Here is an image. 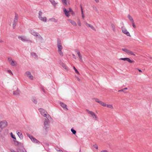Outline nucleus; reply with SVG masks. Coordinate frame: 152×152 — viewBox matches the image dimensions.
<instances>
[{
	"label": "nucleus",
	"mask_w": 152,
	"mask_h": 152,
	"mask_svg": "<svg viewBox=\"0 0 152 152\" xmlns=\"http://www.w3.org/2000/svg\"><path fill=\"white\" fill-rule=\"evenodd\" d=\"M48 116L46 117L45 120L44 121L45 129L46 130L49 127L50 121L48 119L49 117H50L49 115L48 114Z\"/></svg>",
	"instance_id": "nucleus-1"
},
{
	"label": "nucleus",
	"mask_w": 152,
	"mask_h": 152,
	"mask_svg": "<svg viewBox=\"0 0 152 152\" xmlns=\"http://www.w3.org/2000/svg\"><path fill=\"white\" fill-rule=\"evenodd\" d=\"M39 110L42 115L45 117L48 116L47 115V112L45 110L42 108H40L39 109Z\"/></svg>",
	"instance_id": "nucleus-2"
},
{
	"label": "nucleus",
	"mask_w": 152,
	"mask_h": 152,
	"mask_svg": "<svg viewBox=\"0 0 152 152\" xmlns=\"http://www.w3.org/2000/svg\"><path fill=\"white\" fill-rule=\"evenodd\" d=\"M57 45L58 50H62L63 47L61 45V41L59 38H58L57 39Z\"/></svg>",
	"instance_id": "nucleus-3"
},
{
	"label": "nucleus",
	"mask_w": 152,
	"mask_h": 152,
	"mask_svg": "<svg viewBox=\"0 0 152 152\" xmlns=\"http://www.w3.org/2000/svg\"><path fill=\"white\" fill-rule=\"evenodd\" d=\"M28 136L29 137L30 139L34 142L37 144L39 143V142L38 140H37L34 137L30 135H28Z\"/></svg>",
	"instance_id": "nucleus-4"
},
{
	"label": "nucleus",
	"mask_w": 152,
	"mask_h": 152,
	"mask_svg": "<svg viewBox=\"0 0 152 152\" xmlns=\"http://www.w3.org/2000/svg\"><path fill=\"white\" fill-rule=\"evenodd\" d=\"M0 124L3 129L6 127L7 125V122L6 121H0Z\"/></svg>",
	"instance_id": "nucleus-5"
},
{
	"label": "nucleus",
	"mask_w": 152,
	"mask_h": 152,
	"mask_svg": "<svg viewBox=\"0 0 152 152\" xmlns=\"http://www.w3.org/2000/svg\"><path fill=\"white\" fill-rule=\"evenodd\" d=\"M121 29L123 33L124 34H126L127 36H130L129 32L127 31V30L125 27H121Z\"/></svg>",
	"instance_id": "nucleus-6"
},
{
	"label": "nucleus",
	"mask_w": 152,
	"mask_h": 152,
	"mask_svg": "<svg viewBox=\"0 0 152 152\" xmlns=\"http://www.w3.org/2000/svg\"><path fill=\"white\" fill-rule=\"evenodd\" d=\"M86 111L89 114H91V115L92 116L93 118H97V117L96 116V115L93 112L90 111L87 109L86 110Z\"/></svg>",
	"instance_id": "nucleus-7"
},
{
	"label": "nucleus",
	"mask_w": 152,
	"mask_h": 152,
	"mask_svg": "<svg viewBox=\"0 0 152 152\" xmlns=\"http://www.w3.org/2000/svg\"><path fill=\"white\" fill-rule=\"evenodd\" d=\"M25 74L31 80L33 79V76L31 75V73L30 72L27 71L25 72Z\"/></svg>",
	"instance_id": "nucleus-8"
},
{
	"label": "nucleus",
	"mask_w": 152,
	"mask_h": 152,
	"mask_svg": "<svg viewBox=\"0 0 152 152\" xmlns=\"http://www.w3.org/2000/svg\"><path fill=\"white\" fill-rule=\"evenodd\" d=\"M18 38L19 39H20L22 41L24 42L28 41V40L27 39L26 37H25V36H19L18 37Z\"/></svg>",
	"instance_id": "nucleus-9"
},
{
	"label": "nucleus",
	"mask_w": 152,
	"mask_h": 152,
	"mask_svg": "<svg viewBox=\"0 0 152 152\" xmlns=\"http://www.w3.org/2000/svg\"><path fill=\"white\" fill-rule=\"evenodd\" d=\"M68 21L71 23L73 26H77L76 23L74 20L69 19L68 20Z\"/></svg>",
	"instance_id": "nucleus-10"
},
{
	"label": "nucleus",
	"mask_w": 152,
	"mask_h": 152,
	"mask_svg": "<svg viewBox=\"0 0 152 152\" xmlns=\"http://www.w3.org/2000/svg\"><path fill=\"white\" fill-rule=\"evenodd\" d=\"M60 105L64 109H66V110H68V109L67 108V105L64 104L63 102L60 103Z\"/></svg>",
	"instance_id": "nucleus-11"
},
{
	"label": "nucleus",
	"mask_w": 152,
	"mask_h": 152,
	"mask_svg": "<svg viewBox=\"0 0 152 152\" xmlns=\"http://www.w3.org/2000/svg\"><path fill=\"white\" fill-rule=\"evenodd\" d=\"M18 15L17 13H15V18L14 21L15 22H17L18 21Z\"/></svg>",
	"instance_id": "nucleus-12"
},
{
	"label": "nucleus",
	"mask_w": 152,
	"mask_h": 152,
	"mask_svg": "<svg viewBox=\"0 0 152 152\" xmlns=\"http://www.w3.org/2000/svg\"><path fill=\"white\" fill-rule=\"evenodd\" d=\"M30 32L31 34H32L33 35L35 36H36L37 35V34L38 33L34 31L33 30H31L30 31Z\"/></svg>",
	"instance_id": "nucleus-13"
},
{
	"label": "nucleus",
	"mask_w": 152,
	"mask_h": 152,
	"mask_svg": "<svg viewBox=\"0 0 152 152\" xmlns=\"http://www.w3.org/2000/svg\"><path fill=\"white\" fill-rule=\"evenodd\" d=\"M77 52V54L78 55V56L79 57V58L80 59V60L81 61H82V56L81 55L80 52L79 51H76Z\"/></svg>",
	"instance_id": "nucleus-14"
},
{
	"label": "nucleus",
	"mask_w": 152,
	"mask_h": 152,
	"mask_svg": "<svg viewBox=\"0 0 152 152\" xmlns=\"http://www.w3.org/2000/svg\"><path fill=\"white\" fill-rule=\"evenodd\" d=\"M64 12L66 16L67 17H69V12L67 11L66 9L65 8L64 10Z\"/></svg>",
	"instance_id": "nucleus-15"
},
{
	"label": "nucleus",
	"mask_w": 152,
	"mask_h": 152,
	"mask_svg": "<svg viewBox=\"0 0 152 152\" xmlns=\"http://www.w3.org/2000/svg\"><path fill=\"white\" fill-rule=\"evenodd\" d=\"M86 25L87 26L91 28L92 29L94 30H95V28L92 25L88 23H86Z\"/></svg>",
	"instance_id": "nucleus-16"
},
{
	"label": "nucleus",
	"mask_w": 152,
	"mask_h": 152,
	"mask_svg": "<svg viewBox=\"0 0 152 152\" xmlns=\"http://www.w3.org/2000/svg\"><path fill=\"white\" fill-rule=\"evenodd\" d=\"M20 91L18 90V89H17L16 91L13 92V94L14 95H17L20 94Z\"/></svg>",
	"instance_id": "nucleus-17"
},
{
	"label": "nucleus",
	"mask_w": 152,
	"mask_h": 152,
	"mask_svg": "<svg viewBox=\"0 0 152 152\" xmlns=\"http://www.w3.org/2000/svg\"><path fill=\"white\" fill-rule=\"evenodd\" d=\"M10 64L12 66H15L17 65V63L15 61L12 60L10 63Z\"/></svg>",
	"instance_id": "nucleus-18"
},
{
	"label": "nucleus",
	"mask_w": 152,
	"mask_h": 152,
	"mask_svg": "<svg viewBox=\"0 0 152 152\" xmlns=\"http://www.w3.org/2000/svg\"><path fill=\"white\" fill-rule=\"evenodd\" d=\"M50 1L54 7H56L57 3H56L54 0H50Z\"/></svg>",
	"instance_id": "nucleus-19"
},
{
	"label": "nucleus",
	"mask_w": 152,
	"mask_h": 152,
	"mask_svg": "<svg viewBox=\"0 0 152 152\" xmlns=\"http://www.w3.org/2000/svg\"><path fill=\"white\" fill-rule=\"evenodd\" d=\"M62 66L66 70H68V69L66 65L64 63H62Z\"/></svg>",
	"instance_id": "nucleus-20"
},
{
	"label": "nucleus",
	"mask_w": 152,
	"mask_h": 152,
	"mask_svg": "<svg viewBox=\"0 0 152 152\" xmlns=\"http://www.w3.org/2000/svg\"><path fill=\"white\" fill-rule=\"evenodd\" d=\"M13 141L14 142L15 145L16 146H18L19 145V144H20V142H18L16 140H14Z\"/></svg>",
	"instance_id": "nucleus-21"
},
{
	"label": "nucleus",
	"mask_w": 152,
	"mask_h": 152,
	"mask_svg": "<svg viewBox=\"0 0 152 152\" xmlns=\"http://www.w3.org/2000/svg\"><path fill=\"white\" fill-rule=\"evenodd\" d=\"M42 12L41 11H40L39 12V18L40 20L42 19Z\"/></svg>",
	"instance_id": "nucleus-22"
},
{
	"label": "nucleus",
	"mask_w": 152,
	"mask_h": 152,
	"mask_svg": "<svg viewBox=\"0 0 152 152\" xmlns=\"http://www.w3.org/2000/svg\"><path fill=\"white\" fill-rule=\"evenodd\" d=\"M122 50L125 52H126L127 54H129V50L126 49V48H122Z\"/></svg>",
	"instance_id": "nucleus-23"
},
{
	"label": "nucleus",
	"mask_w": 152,
	"mask_h": 152,
	"mask_svg": "<svg viewBox=\"0 0 152 152\" xmlns=\"http://www.w3.org/2000/svg\"><path fill=\"white\" fill-rule=\"evenodd\" d=\"M58 53L61 56H63V53L61 51V50H58Z\"/></svg>",
	"instance_id": "nucleus-24"
},
{
	"label": "nucleus",
	"mask_w": 152,
	"mask_h": 152,
	"mask_svg": "<svg viewBox=\"0 0 152 152\" xmlns=\"http://www.w3.org/2000/svg\"><path fill=\"white\" fill-rule=\"evenodd\" d=\"M81 12L82 14V17L83 18H84L85 16L83 13V11L82 7V6H81Z\"/></svg>",
	"instance_id": "nucleus-25"
},
{
	"label": "nucleus",
	"mask_w": 152,
	"mask_h": 152,
	"mask_svg": "<svg viewBox=\"0 0 152 152\" xmlns=\"http://www.w3.org/2000/svg\"><path fill=\"white\" fill-rule=\"evenodd\" d=\"M128 18L132 22H133L134 21V20L132 18V17L130 15H128Z\"/></svg>",
	"instance_id": "nucleus-26"
},
{
	"label": "nucleus",
	"mask_w": 152,
	"mask_h": 152,
	"mask_svg": "<svg viewBox=\"0 0 152 152\" xmlns=\"http://www.w3.org/2000/svg\"><path fill=\"white\" fill-rule=\"evenodd\" d=\"M37 38L39 39H42V37L38 33L37 34V36H36Z\"/></svg>",
	"instance_id": "nucleus-27"
},
{
	"label": "nucleus",
	"mask_w": 152,
	"mask_h": 152,
	"mask_svg": "<svg viewBox=\"0 0 152 152\" xmlns=\"http://www.w3.org/2000/svg\"><path fill=\"white\" fill-rule=\"evenodd\" d=\"M32 101L35 104H37V102L35 97L32 98Z\"/></svg>",
	"instance_id": "nucleus-28"
},
{
	"label": "nucleus",
	"mask_w": 152,
	"mask_h": 152,
	"mask_svg": "<svg viewBox=\"0 0 152 152\" xmlns=\"http://www.w3.org/2000/svg\"><path fill=\"white\" fill-rule=\"evenodd\" d=\"M126 61H128L130 63H133L134 62V61L131 60L129 58H127Z\"/></svg>",
	"instance_id": "nucleus-29"
},
{
	"label": "nucleus",
	"mask_w": 152,
	"mask_h": 152,
	"mask_svg": "<svg viewBox=\"0 0 152 152\" xmlns=\"http://www.w3.org/2000/svg\"><path fill=\"white\" fill-rule=\"evenodd\" d=\"M99 104H101L102 106L104 107H105L106 106V104L105 103H104L101 101H100V102H99Z\"/></svg>",
	"instance_id": "nucleus-30"
},
{
	"label": "nucleus",
	"mask_w": 152,
	"mask_h": 152,
	"mask_svg": "<svg viewBox=\"0 0 152 152\" xmlns=\"http://www.w3.org/2000/svg\"><path fill=\"white\" fill-rule=\"evenodd\" d=\"M111 27L113 29V30L114 31H115V26L113 24H111Z\"/></svg>",
	"instance_id": "nucleus-31"
},
{
	"label": "nucleus",
	"mask_w": 152,
	"mask_h": 152,
	"mask_svg": "<svg viewBox=\"0 0 152 152\" xmlns=\"http://www.w3.org/2000/svg\"><path fill=\"white\" fill-rule=\"evenodd\" d=\"M31 55L33 57H37V56L36 53H32L31 54Z\"/></svg>",
	"instance_id": "nucleus-32"
},
{
	"label": "nucleus",
	"mask_w": 152,
	"mask_h": 152,
	"mask_svg": "<svg viewBox=\"0 0 152 152\" xmlns=\"http://www.w3.org/2000/svg\"><path fill=\"white\" fill-rule=\"evenodd\" d=\"M40 20L46 22L47 18L46 17H42V19H40Z\"/></svg>",
	"instance_id": "nucleus-33"
},
{
	"label": "nucleus",
	"mask_w": 152,
	"mask_h": 152,
	"mask_svg": "<svg viewBox=\"0 0 152 152\" xmlns=\"http://www.w3.org/2000/svg\"><path fill=\"white\" fill-rule=\"evenodd\" d=\"M71 131L73 134H75L76 133V131L72 128L71 129Z\"/></svg>",
	"instance_id": "nucleus-34"
},
{
	"label": "nucleus",
	"mask_w": 152,
	"mask_h": 152,
	"mask_svg": "<svg viewBox=\"0 0 152 152\" xmlns=\"http://www.w3.org/2000/svg\"><path fill=\"white\" fill-rule=\"evenodd\" d=\"M17 22H14V21H13V29H15V26L17 24Z\"/></svg>",
	"instance_id": "nucleus-35"
},
{
	"label": "nucleus",
	"mask_w": 152,
	"mask_h": 152,
	"mask_svg": "<svg viewBox=\"0 0 152 152\" xmlns=\"http://www.w3.org/2000/svg\"><path fill=\"white\" fill-rule=\"evenodd\" d=\"M69 0H61L62 2L65 5H67V1H68Z\"/></svg>",
	"instance_id": "nucleus-36"
},
{
	"label": "nucleus",
	"mask_w": 152,
	"mask_h": 152,
	"mask_svg": "<svg viewBox=\"0 0 152 152\" xmlns=\"http://www.w3.org/2000/svg\"><path fill=\"white\" fill-rule=\"evenodd\" d=\"M128 88H125L123 89L118 91V92H124L125 90H126Z\"/></svg>",
	"instance_id": "nucleus-37"
},
{
	"label": "nucleus",
	"mask_w": 152,
	"mask_h": 152,
	"mask_svg": "<svg viewBox=\"0 0 152 152\" xmlns=\"http://www.w3.org/2000/svg\"><path fill=\"white\" fill-rule=\"evenodd\" d=\"M50 19L52 21L56 23L58 21V20L56 19H55L54 18H52Z\"/></svg>",
	"instance_id": "nucleus-38"
},
{
	"label": "nucleus",
	"mask_w": 152,
	"mask_h": 152,
	"mask_svg": "<svg viewBox=\"0 0 152 152\" xmlns=\"http://www.w3.org/2000/svg\"><path fill=\"white\" fill-rule=\"evenodd\" d=\"M73 69L75 71L76 73L77 74H79V73L77 70L76 69L75 66H73Z\"/></svg>",
	"instance_id": "nucleus-39"
},
{
	"label": "nucleus",
	"mask_w": 152,
	"mask_h": 152,
	"mask_svg": "<svg viewBox=\"0 0 152 152\" xmlns=\"http://www.w3.org/2000/svg\"><path fill=\"white\" fill-rule=\"evenodd\" d=\"M106 105H107V107H108V108H110L111 109L113 108V107L112 105L111 104H107Z\"/></svg>",
	"instance_id": "nucleus-40"
},
{
	"label": "nucleus",
	"mask_w": 152,
	"mask_h": 152,
	"mask_svg": "<svg viewBox=\"0 0 152 152\" xmlns=\"http://www.w3.org/2000/svg\"><path fill=\"white\" fill-rule=\"evenodd\" d=\"M129 54H131L132 55H134V56H135V54L133 52L130 51V50H129Z\"/></svg>",
	"instance_id": "nucleus-41"
},
{
	"label": "nucleus",
	"mask_w": 152,
	"mask_h": 152,
	"mask_svg": "<svg viewBox=\"0 0 152 152\" xmlns=\"http://www.w3.org/2000/svg\"><path fill=\"white\" fill-rule=\"evenodd\" d=\"M127 58H121L120 59L121 60H123L124 61H126Z\"/></svg>",
	"instance_id": "nucleus-42"
},
{
	"label": "nucleus",
	"mask_w": 152,
	"mask_h": 152,
	"mask_svg": "<svg viewBox=\"0 0 152 152\" xmlns=\"http://www.w3.org/2000/svg\"><path fill=\"white\" fill-rule=\"evenodd\" d=\"M18 133L20 134V133L18 132V134L19 137H20V138H23V136L22 134H20L19 135V134H18Z\"/></svg>",
	"instance_id": "nucleus-43"
},
{
	"label": "nucleus",
	"mask_w": 152,
	"mask_h": 152,
	"mask_svg": "<svg viewBox=\"0 0 152 152\" xmlns=\"http://www.w3.org/2000/svg\"><path fill=\"white\" fill-rule=\"evenodd\" d=\"M93 99L95 100L96 102L99 103L100 101H99L98 99L96 98H94Z\"/></svg>",
	"instance_id": "nucleus-44"
},
{
	"label": "nucleus",
	"mask_w": 152,
	"mask_h": 152,
	"mask_svg": "<svg viewBox=\"0 0 152 152\" xmlns=\"http://www.w3.org/2000/svg\"><path fill=\"white\" fill-rule=\"evenodd\" d=\"M8 61H9V62H10V63L11 62V61H12V59L11 58V57L8 58Z\"/></svg>",
	"instance_id": "nucleus-45"
},
{
	"label": "nucleus",
	"mask_w": 152,
	"mask_h": 152,
	"mask_svg": "<svg viewBox=\"0 0 152 152\" xmlns=\"http://www.w3.org/2000/svg\"><path fill=\"white\" fill-rule=\"evenodd\" d=\"M132 26H133V27L134 28H135L136 27L135 25L134 24V21H133V22H132Z\"/></svg>",
	"instance_id": "nucleus-46"
},
{
	"label": "nucleus",
	"mask_w": 152,
	"mask_h": 152,
	"mask_svg": "<svg viewBox=\"0 0 152 152\" xmlns=\"http://www.w3.org/2000/svg\"><path fill=\"white\" fill-rule=\"evenodd\" d=\"M11 137L12 138L14 139V140H16V138L14 135H11Z\"/></svg>",
	"instance_id": "nucleus-47"
},
{
	"label": "nucleus",
	"mask_w": 152,
	"mask_h": 152,
	"mask_svg": "<svg viewBox=\"0 0 152 152\" xmlns=\"http://www.w3.org/2000/svg\"><path fill=\"white\" fill-rule=\"evenodd\" d=\"M93 146L94 148H96V149H98V145L96 144H95Z\"/></svg>",
	"instance_id": "nucleus-48"
},
{
	"label": "nucleus",
	"mask_w": 152,
	"mask_h": 152,
	"mask_svg": "<svg viewBox=\"0 0 152 152\" xmlns=\"http://www.w3.org/2000/svg\"><path fill=\"white\" fill-rule=\"evenodd\" d=\"M93 9L95 10L96 11H97L98 10L97 8L94 6H93Z\"/></svg>",
	"instance_id": "nucleus-49"
},
{
	"label": "nucleus",
	"mask_w": 152,
	"mask_h": 152,
	"mask_svg": "<svg viewBox=\"0 0 152 152\" xmlns=\"http://www.w3.org/2000/svg\"><path fill=\"white\" fill-rule=\"evenodd\" d=\"M7 72L9 73H10L12 75H13L12 72H11V70H7Z\"/></svg>",
	"instance_id": "nucleus-50"
},
{
	"label": "nucleus",
	"mask_w": 152,
	"mask_h": 152,
	"mask_svg": "<svg viewBox=\"0 0 152 152\" xmlns=\"http://www.w3.org/2000/svg\"><path fill=\"white\" fill-rule=\"evenodd\" d=\"M78 25L79 26H81V22H80V20H79V21H78Z\"/></svg>",
	"instance_id": "nucleus-51"
},
{
	"label": "nucleus",
	"mask_w": 152,
	"mask_h": 152,
	"mask_svg": "<svg viewBox=\"0 0 152 152\" xmlns=\"http://www.w3.org/2000/svg\"><path fill=\"white\" fill-rule=\"evenodd\" d=\"M68 11L69 12H72V14L74 13V12H73V11H72V9L71 8H69V10Z\"/></svg>",
	"instance_id": "nucleus-52"
},
{
	"label": "nucleus",
	"mask_w": 152,
	"mask_h": 152,
	"mask_svg": "<svg viewBox=\"0 0 152 152\" xmlns=\"http://www.w3.org/2000/svg\"><path fill=\"white\" fill-rule=\"evenodd\" d=\"M72 56H73V58L74 59H76V57L75 56L74 54H72Z\"/></svg>",
	"instance_id": "nucleus-53"
},
{
	"label": "nucleus",
	"mask_w": 152,
	"mask_h": 152,
	"mask_svg": "<svg viewBox=\"0 0 152 152\" xmlns=\"http://www.w3.org/2000/svg\"><path fill=\"white\" fill-rule=\"evenodd\" d=\"M76 78L77 79V80H78V81L80 82V79L78 77L76 76Z\"/></svg>",
	"instance_id": "nucleus-54"
},
{
	"label": "nucleus",
	"mask_w": 152,
	"mask_h": 152,
	"mask_svg": "<svg viewBox=\"0 0 152 152\" xmlns=\"http://www.w3.org/2000/svg\"><path fill=\"white\" fill-rule=\"evenodd\" d=\"M59 63L61 65H62V63H63L61 61H60Z\"/></svg>",
	"instance_id": "nucleus-55"
},
{
	"label": "nucleus",
	"mask_w": 152,
	"mask_h": 152,
	"mask_svg": "<svg viewBox=\"0 0 152 152\" xmlns=\"http://www.w3.org/2000/svg\"><path fill=\"white\" fill-rule=\"evenodd\" d=\"M101 152H108L106 150L102 151Z\"/></svg>",
	"instance_id": "nucleus-56"
},
{
	"label": "nucleus",
	"mask_w": 152,
	"mask_h": 152,
	"mask_svg": "<svg viewBox=\"0 0 152 152\" xmlns=\"http://www.w3.org/2000/svg\"><path fill=\"white\" fill-rule=\"evenodd\" d=\"M56 150L58 151V152H63L62 151H61L60 150H58V149H56Z\"/></svg>",
	"instance_id": "nucleus-57"
},
{
	"label": "nucleus",
	"mask_w": 152,
	"mask_h": 152,
	"mask_svg": "<svg viewBox=\"0 0 152 152\" xmlns=\"http://www.w3.org/2000/svg\"><path fill=\"white\" fill-rule=\"evenodd\" d=\"M137 69L138 70V71H139V72H142V71L140 70V69H138L137 68Z\"/></svg>",
	"instance_id": "nucleus-58"
},
{
	"label": "nucleus",
	"mask_w": 152,
	"mask_h": 152,
	"mask_svg": "<svg viewBox=\"0 0 152 152\" xmlns=\"http://www.w3.org/2000/svg\"><path fill=\"white\" fill-rule=\"evenodd\" d=\"M96 2V3H97V2H98L99 1V0H94Z\"/></svg>",
	"instance_id": "nucleus-59"
},
{
	"label": "nucleus",
	"mask_w": 152,
	"mask_h": 152,
	"mask_svg": "<svg viewBox=\"0 0 152 152\" xmlns=\"http://www.w3.org/2000/svg\"><path fill=\"white\" fill-rule=\"evenodd\" d=\"M10 135H11H11H13V134L12 133V132H11L10 133Z\"/></svg>",
	"instance_id": "nucleus-60"
},
{
	"label": "nucleus",
	"mask_w": 152,
	"mask_h": 152,
	"mask_svg": "<svg viewBox=\"0 0 152 152\" xmlns=\"http://www.w3.org/2000/svg\"><path fill=\"white\" fill-rule=\"evenodd\" d=\"M3 42V41L0 40V42Z\"/></svg>",
	"instance_id": "nucleus-61"
},
{
	"label": "nucleus",
	"mask_w": 152,
	"mask_h": 152,
	"mask_svg": "<svg viewBox=\"0 0 152 152\" xmlns=\"http://www.w3.org/2000/svg\"><path fill=\"white\" fill-rule=\"evenodd\" d=\"M56 149H58V150H60V149L58 148H56Z\"/></svg>",
	"instance_id": "nucleus-62"
},
{
	"label": "nucleus",
	"mask_w": 152,
	"mask_h": 152,
	"mask_svg": "<svg viewBox=\"0 0 152 152\" xmlns=\"http://www.w3.org/2000/svg\"><path fill=\"white\" fill-rule=\"evenodd\" d=\"M42 90L44 92H45V90L44 88H42Z\"/></svg>",
	"instance_id": "nucleus-63"
}]
</instances>
